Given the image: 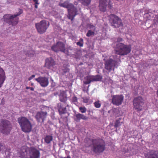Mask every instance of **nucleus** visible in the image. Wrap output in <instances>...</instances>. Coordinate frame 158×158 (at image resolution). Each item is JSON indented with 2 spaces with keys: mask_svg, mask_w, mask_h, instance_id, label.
Masks as SVG:
<instances>
[{
  "mask_svg": "<svg viewBox=\"0 0 158 158\" xmlns=\"http://www.w3.org/2000/svg\"><path fill=\"white\" fill-rule=\"evenodd\" d=\"M51 49L52 51L55 52H58L59 51L57 45V42L56 43V45H54L51 47Z\"/></svg>",
  "mask_w": 158,
  "mask_h": 158,
  "instance_id": "obj_27",
  "label": "nucleus"
},
{
  "mask_svg": "<svg viewBox=\"0 0 158 158\" xmlns=\"http://www.w3.org/2000/svg\"><path fill=\"white\" fill-rule=\"evenodd\" d=\"M124 96L122 95H115L112 96V103L117 106L121 105L123 102Z\"/></svg>",
  "mask_w": 158,
  "mask_h": 158,
  "instance_id": "obj_15",
  "label": "nucleus"
},
{
  "mask_svg": "<svg viewBox=\"0 0 158 158\" xmlns=\"http://www.w3.org/2000/svg\"><path fill=\"white\" fill-rule=\"evenodd\" d=\"M61 158H71L69 156H68L67 157H62Z\"/></svg>",
  "mask_w": 158,
  "mask_h": 158,
  "instance_id": "obj_44",
  "label": "nucleus"
},
{
  "mask_svg": "<svg viewBox=\"0 0 158 158\" xmlns=\"http://www.w3.org/2000/svg\"><path fill=\"white\" fill-rule=\"evenodd\" d=\"M111 26L114 28L123 27V24L121 19L114 14H111L108 16Z\"/></svg>",
  "mask_w": 158,
  "mask_h": 158,
  "instance_id": "obj_8",
  "label": "nucleus"
},
{
  "mask_svg": "<svg viewBox=\"0 0 158 158\" xmlns=\"http://www.w3.org/2000/svg\"><path fill=\"white\" fill-rule=\"evenodd\" d=\"M1 43H0V45H1Z\"/></svg>",
  "mask_w": 158,
  "mask_h": 158,
  "instance_id": "obj_49",
  "label": "nucleus"
},
{
  "mask_svg": "<svg viewBox=\"0 0 158 158\" xmlns=\"http://www.w3.org/2000/svg\"><path fill=\"white\" fill-rule=\"evenodd\" d=\"M19 12L13 15L10 14H6L3 17L4 21L10 25L12 26L17 24L19 21V18L18 16L20 15L23 12V10L19 9Z\"/></svg>",
  "mask_w": 158,
  "mask_h": 158,
  "instance_id": "obj_4",
  "label": "nucleus"
},
{
  "mask_svg": "<svg viewBox=\"0 0 158 158\" xmlns=\"http://www.w3.org/2000/svg\"><path fill=\"white\" fill-rule=\"evenodd\" d=\"M94 32L93 31H92L89 30V36L93 35H94Z\"/></svg>",
  "mask_w": 158,
  "mask_h": 158,
  "instance_id": "obj_40",
  "label": "nucleus"
},
{
  "mask_svg": "<svg viewBox=\"0 0 158 158\" xmlns=\"http://www.w3.org/2000/svg\"><path fill=\"white\" fill-rule=\"evenodd\" d=\"M37 4H35V8H38V6H37Z\"/></svg>",
  "mask_w": 158,
  "mask_h": 158,
  "instance_id": "obj_46",
  "label": "nucleus"
},
{
  "mask_svg": "<svg viewBox=\"0 0 158 158\" xmlns=\"http://www.w3.org/2000/svg\"><path fill=\"white\" fill-rule=\"evenodd\" d=\"M3 145L2 143L0 142V151L1 150V147H3Z\"/></svg>",
  "mask_w": 158,
  "mask_h": 158,
  "instance_id": "obj_42",
  "label": "nucleus"
},
{
  "mask_svg": "<svg viewBox=\"0 0 158 158\" xmlns=\"http://www.w3.org/2000/svg\"><path fill=\"white\" fill-rule=\"evenodd\" d=\"M121 119V118H119L118 120L116 121L114 125L115 128H117V127L120 126L122 124V123L120 122V120Z\"/></svg>",
  "mask_w": 158,
  "mask_h": 158,
  "instance_id": "obj_28",
  "label": "nucleus"
},
{
  "mask_svg": "<svg viewBox=\"0 0 158 158\" xmlns=\"http://www.w3.org/2000/svg\"><path fill=\"white\" fill-rule=\"evenodd\" d=\"M107 6L110 9H111L113 7L112 3L110 0L108 2L107 0H99V8L100 11L102 12L106 11Z\"/></svg>",
  "mask_w": 158,
  "mask_h": 158,
  "instance_id": "obj_12",
  "label": "nucleus"
},
{
  "mask_svg": "<svg viewBox=\"0 0 158 158\" xmlns=\"http://www.w3.org/2000/svg\"><path fill=\"white\" fill-rule=\"evenodd\" d=\"M35 75H32L31 77H29L28 78V80L30 81L32 79V78H33L34 77H35Z\"/></svg>",
  "mask_w": 158,
  "mask_h": 158,
  "instance_id": "obj_38",
  "label": "nucleus"
},
{
  "mask_svg": "<svg viewBox=\"0 0 158 158\" xmlns=\"http://www.w3.org/2000/svg\"><path fill=\"white\" fill-rule=\"evenodd\" d=\"M94 104V106L97 108H99L101 106V104L100 103V101L99 100L95 102Z\"/></svg>",
  "mask_w": 158,
  "mask_h": 158,
  "instance_id": "obj_29",
  "label": "nucleus"
},
{
  "mask_svg": "<svg viewBox=\"0 0 158 158\" xmlns=\"http://www.w3.org/2000/svg\"><path fill=\"white\" fill-rule=\"evenodd\" d=\"M60 100L63 102H65L67 100V97L65 96L64 93H61L59 96Z\"/></svg>",
  "mask_w": 158,
  "mask_h": 158,
  "instance_id": "obj_24",
  "label": "nucleus"
},
{
  "mask_svg": "<svg viewBox=\"0 0 158 158\" xmlns=\"http://www.w3.org/2000/svg\"><path fill=\"white\" fill-rule=\"evenodd\" d=\"M57 45L59 51H61L66 54L67 55L70 56L72 54V52H70L69 51L73 50L69 48L67 50L65 48V45L62 42L59 41L57 42Z\"/></svg>",
  "mask_w": 158,
  "mask_h": 158,
  "instance_id": "obj_13",
  "label": "nucleus"
},
{
  "mask_svg": "<svg viewBox=\"0 0 158 158\" xmlns=\"http://www.w3.org/2000/svg\"><path fill=\"white\" fill-rule=\"evenodd\" d=\"M12 2L11 0H7L6 2V4H8L11 3Z\"/></svg>",
  "mask_w": 158,
  "mask_h": 158,
  "instance_id": "obj_39",
  "label": "nucleus"
},
{
  "mask_svg": "<svg viewBox=\"0 0 158 158\" xmlns=\"http://www.w3.org/2000/svg\"><path fill=\"white\" fill-rule=\"evenodd\" d=\"M123 41V38L119 37L117 39V41L118 42L120 43V42H122Z\"/></svg>",
  "mask_w": 158,
  "mask_h": 158,
  "instance_id": "obj_36",
  "label": "nucleus"
},
{
  "mask_svg": "<svg viewBox=\"0 0 158 158\" xmlns=\"http://www.w3.org/2000/svg\"><path fill=\"white\" fill-rule=\"evenodd\" d=\"M89 2H90V0H89Z\"/></svg>",
  "mask_w": 158,
  "mask_h": 158,
  "instance_id": "obj_51",
  "label": "nucleus"
},
{
  "mask_svg": "<svg viewBox=\"0 0 158 158\" xmlns=\"http://www.w3.org/2000/svg\"><path fill=\"white\" fill-rule=\"evenodd\" d=\"M138 1L139 2H143V0H138Z\"/></svg>",
  "mask_w": 158,
  "mask_h": 158,
  "instance_id": "obj_47",
  "label": "nucleus"
},
{
  "mask_svg": "<svg viewBox=\"0 0 158 158\" xmlns=\"http://www.w3.org/2000/svg\"><path fill=\"white\" fill-rule=\"evenodd\" d=\"M83 40L82 38L80 39L79 41L77 42V44L80 47H82L83 45Z\"/></svg>",
  "mask_w": 158,
  "mask_h": 158,
  "instance_id": "obj_31",
  "label": "nucleus"
},
{
  "mask_svg": "<svg viewBox=\"0 0 158 158\" xmlns=\"http://www.w3.org/2000/svg\"><path fill=\"white\" fill-rule=\"evenodd\" d=\"M56 64L55 61L52 57L48 58L45 60V65L48 69L54 68Z\"/></svg>",
  "mask_w": 158,
  "mask_h": 158,
  "instance_id": "obj_17",
  "label": "nucleus"
},
{
  "mask_svg": "<svg viewBox=\"0 0 158 158\" xmlns=\"http://www.w3.org/2000/svg\"><path fill=\"white\" fill-rule=\"evenodd\" d=\"M93 150L95 154L99 155L103 152L105 149V143L103 140L94 139L92 140Z\"/></svg>",
  "mask_w": 158,
  "mask_h": 158,
  "instance_id": "obj_2",
  "label": "nucleus"
},
{
  "mask_svg": "<svg viewBox=\"0 0 158 158\" xmlns=\"http://www.w3.org/2000/svg\"><path fill=\"white\" fill-rule=\"evenodd\" d=\"M117 56L116 55H115V56H116H116Z\"/></svg>",
  "mask_w": 158,
  "mask_h": 158,
  "instance_id": "obj_50",
  "label": "nucleus"
},
{
  "mask_svg": "<svg viewBox=\"0 0 158 158\" xmlns=\"http://www.w3.org/2000/svg\"><path fill=\"white\" fill-rule=\"evenodd\" d=\"M150 19V18H148V19Z\"/></svg>",
  "mask_w": 158,
  "mask_h": 158,
  "instance_id": "obj_48",
  "label": "nucleus"
},
{
  "mask_svg": "<svg viewBox=\"0 0 158 158\" xmlns=\"http://www.w3.org/2000/svg\"><path fill=\"white\" fill-rule=\"evenodd\" d=\"M154 24H158V15H156L154 19Z\"/></svg>",
  "mask_w": 158,
  "mask_h": 158,
  "instance_id": "obj_35",
  "label": "nucleus"
},
{
  "mask_svg": "<svg viewBox=\"0 0 158 158\" xmlns=\"http://www.w3.org/2000/svg\"><path fill=\"white\" fill-rule=\"evenodd\" d=\"M5 79L6 76L4 71L0 67V88L2 86Z\"/></svg>",
  "mask_w": 158,
  "mask_h": 158,
  "instance_id": "obj_19",
  "label": "nucleus"
},
{
  "mask_svg": "<svg viewBox=\"0 0 158 158\" xmlns=\"http://www.w3.org/2000/svg\"><path fill=\"white\" fill-rule=\"evenodd\" d=\"M47 112L46 111H38L35 116V118L38 123H43L46 118L47 115Z\"/></svg>",
  "mask_w": 158,
  "mask_h": 158,
  "instance_id": "obj_14",
  "label": "nucleus"
},
{
  "mask_svg": "<svg viewBox=\"0 0 158 158\" xmlns=\"http://www.w3.org/2000/svg\"><path fill=\"white\" fill-rule=\"evenodd\" d=\"M59 5L61 7L68 9L69 15V19L73 21L77 15V9L72 4L69 3L68 2L65 1L63 3H60Z\"/></svg>",
  "mask_w": 158,
  "mask_h": 158,
  "instance_id": "obj_6",
  "label": "nucleus"
},
{
  "mask_svg": "<svg viewBox=\"0 0 158 158\" xmlns=\"http://www.w3.org/2000/svg\"><path fill=\"white\" fill-rule=\"evenodd\" d=\"M131 51V45H127L120 43H117L114 48L115 53L121 56L127 55Z\"/></svg>",
  "mask_w": 158,
  "mask_h": 158,
  "instance_id": "obj_3",
  "label": "nucleus"
},
{
  "mask_svg": "<svg viewBox=\"0 0 158 158\" xmlns=\"http://www.w3.org/2000/svg\"><path fill=\"white\" fill-rule=\"evenodd\" d=\"M75 118L74 120L77 122H79L81 119L86 120L88 119V117L84 114L78 113L75 115Z\"/></svg>",
  "mask_w": 158,
  "mask_h": 158,
  "instance_id": "obj_21",
  "label": "nucleus"
},
{
  "mask_svg": "<svg viewBox=\"0 0 158 158\" xmlns=\"http://www.w3.org/2000/svg\"><path fill=\"white\" fill-rule=\"evenodd\" d=\"M102 78V76L98 75L91 78L89 77V83L92 81H100Z\"/></svg>",
  "mask_w": 158,
  "mask_h": 158,
  "instance_id": "obj_23",
  "label": "nucleus"
},
{
  "mask_svg": "<svg viewBox=\"0 0 158 158\" xmlns=\"http://www.w3.org/2000/svg\"><path fill=\"white\" fill-rule=\"evenodd\" d=\"M86 36H87L89 37V30L88 31L87 33Z\"/></svg>",
  "mask_w": 158,
  "mask_h": 158,
  "instance_id": "obj_43",
  "label": "nucleus"
},
{
  "mask_svg": "<svg viewBox=\"0 0 158 158\" xmlns=\"http://www.w3.org/2000/svg\"><path fill=\"white\" fill-rule=\"evenodd\" d=\"M84 84V86L83 88V90L84 91H85L88 93V88L89 87V85H88L86 87L87 89H86L85 85L89 84V76H87L84 78L83 81Z\"/></svg>",
  "mask_w": 158,
  "mask_h": 158,
  "instance_id": "obj_22",
  "label": "nucleus"
},
{
  "mask_svg": "<svg viewBox=\"0 0 158 158\" xmlns=\"http://www.w3.org/2000/svg\"><path fill=\"white\" fill-rule=\"evenodd\" d=\"M145 15L147 16V17H148V16H149V15L148 13H147V14H146Z\"/></svg>",
  "mask_w": 158,
  "mask_h": 158,
  "instance_id": "obj_45",
  "label": "nucleus"
},
{
  "mask_svg": "<svg viewBox=\"0 0 158 158\" xmlns=\"http://www.w3.org/2000/svg\"><path fill=\"white\" fill-rule=\"evenodd\" d=\"M133 106L136 110L141 111L143 110V106L144 104L143 98L141 96L135 98L133 101Z\"/></svg>",
  "mask_w": 158,
  "mask_h": 158,
  "instance_id": "obj_11",
  "label": "nucleus"
},
{
  "mask_svg": "<svg viewBox=\"0 0 158 158\" xmlns=\"http://www.w3.org/2000/svg\"><path fill=\"white\" fill-rule=\"evenodd\" d=\"M49 25V23H48L47 25L46 21L44 20H42L40 22L35 24L36 28L38 32L40 34H42L46 32Z\"/></svg>",
  "mask_w": 158,
  "mask_h": 158,
  "instance_id": "obj_9",
  "label": "nucleus"
},
{
  "mask_svg": "<svg viewBox=\"0 0 158 158\" xmlns=\"http://www.w3.org/2000/svg\"><path fill=\"white\" fill-rule=\"evenodd\" d=\"M145 158H158V152L154 150H150L146 153Z\"/></svg>",
  "mask_w": 158,
  "mask_h": 158,
  "instance_id": "obj_18",
  "label": "nucleus"
},
{
  "mask_svg": "<svg viewBox=\"0 0 158 158\" xmlns=\"http://www.w3.org/2000/svg\"><path fill=\"white\" fill-rule=\"evenodd\" d=\"M18 121L22 131L25 132H29L32 128V125L27 118L22 116L18 118Z\"/></svg>",
  "mask_w": 158,
  "mask_h": 158,
  "instance_id": "obj_5",
  "label": "nucleus"
},
{
  "mask_svg": "<svg viewBox=\"0 0 158 158\" xmlns=\"http://www.w3.org/2000/svg\"><path fill=\"white\" fill-rule=\"evenodd\" d=\"M82 4L85 6H88L89 4V0H78Z\"/></svg>",
  "mask_w": 158,
  "mask_h": 158,
  "instance_id": "obj_30",
  "label": "nucleus"
},
{
  "mask_svg": "<svg viewBox=\"0 0 158 158\" xmlns=\"http://www.w3.org/2000/svg\"><path fill=\"white\" fill-rule=\"evenodd\" d=\"M11 123L8 120L2 119L0 122V131L3 134L8 135L12 129Z\"/></svg>",
  "mask_w": 158,
  "mask_h": 158,
  "instance_id": "obj_7",
  "label": "nucleus"
},
{
  "mask_svg": "<svg viewBox=\"0 0 158 158\" xmlns=\"http://www.w3.org/2000/svg\"><path fill=\"white\" fill-rule=\"evenodd\" d=\"M79 109L81 112L84 113L86 111V109L85 107H80L79 108Z\"/></svg>",
  "mask_w": 158,
  "mask_h": 158,
  "instance_id": "obj_33",
  "label": "nucleus"
},
{
  "mask_svg": "<svg viewBox=\"0 0 158 158\" xmlns=\"http://www.w3.org/2000/svg\"><path fill=\"white\" fill-rule=\"evenodd\" d=\"M66 107H63L60 106V107L58 108V111L59 113V114L60 115H62V114H64L66 113Z\"/></svg>",
  "mask_w": 158,
  "mask_h": 158,
  "instance_id": "obj_26",
  "label": "nucleus"
},
{
  "mask_svg": "<svg viewBox=\"0 0 158 158\" xmlns=\"http://www.w3.org/2000/svg\"><path fill=\"white\" fill-rule=\"evenodd\" d=\"M45 142L47 144H49L53 140V137L52 135H47L44 138Z\"/></svg>",
  "mask_w": 158,
  "mask_h": 158,
  "instance_id": "obj_25",
  "label": "nucleus"
},
{
  "mask_svg": "<svg viewBox=\"0 0 158 158\" xmlns=\"http://www.w3.org/2000/svg\"><path fill=\"white\" fill-rule=\"evenodd\" d=\"M71 101L72 102L75 103V102H77V98L76 97H73L72 98Z\"/></svg>",
  "mask_w": 158,
  "mask_h": 158,
  "instance_id": "obj_34",
  "label": "nucleus"
},
{
  "mask_svg": "<svg viewBox=\"0 0 158 158\" xmlns=\"http://www.w3.org/2000/svg\"><path fill=\"white\" fill-rule=\"evenodd\" d=\"M35 80L43 87H46L49 84L48 79L46 77H40Z\"/></svg>",
  "mask_w": 158,
  "mask_h": 158,
  "instance_id": "obj_16",
  "label": "nucleus"
},
{
  "mask_svg": "<svg viewBox=\"0 0 158 158\" xmlns=\"http://www.w3.org/2000/svg\"><path fill=\"white\" fill-rule=\"evenodd\" d=\"M89 145L88 143L86 144V145L84 144V146L83 148V150L86 152H89Z\"/></svg>",
  "mask_w": 158,
  "mask_h": 158,
  "instance_id": "obj_32",
  "label": "nucleus"
},
{
  "mask_svg": "<svg viewBox=\"0 0 158 158\" xmlns=\"http://www.w3.org/2000/svg\"><path fill=\"white\" fill-rule=\"evenodd\" d=\"M33 2H35V4H39V3H38V0H33Z\"/></svg>",
  "mask_w": 158,
  "mask_h": 158,
  "instance_id": "obj_41",
  "label": "nucleus"
},
{
  "mask_svg": "<svg viewBox=\"0 0 158 158\" xmlns=\"http://www.w3.org/2000/svg\"><path fill=\"white\" fill-rule=\"evenodd\" d=\"M19 156L21 158H40V151L34 147L23 146L18 152Z\"/></svg>",
  "mask_w": 158,
  "mask_h": 158,
  "instance_id": "obj_1",
  "label": "nucleus"
},
{
  "mask_svg": "<svg viewBox=\"0 0 158 158\" xmlns=\"http://www.w3.org/2000/svg\"><path fill=\"white\" fill-rule=\"evenodd\" d=\"M118 62L112 58L107 60L105 63V68L109 72L112 70L114 71L115 68H117L118 66Z\"/></svg>",
  "mask_w": 158,
  "mask_h": 158,
  "instance_id": "obj_10",
  "label": "nucleus"
},
{
  "mask_svg": "<svg viewBox=\"0 0 158 158\" xmlns=\"http://www.w3.org/2000/svg\"><path fill=\"white\" fill-rule=\"evenodd\" d=\"M24 53L27 56L32 57L35 54V52L31 47H28L24 51Z\"/></svg>",
  "mask_w": 158,
  "mask_h": 158,
  "instance_id": "obj_20",
  "label": "nucleus"
},
{
  "mask_svg": "<svg viewBox=\"0 0 158 158\" xmlns=\"http://www.w3.org/2000/svg\"><path fill=\"white\" fill-rule=\"evenodd\" d=\"M26 89H30V90L31 91H34V88L32 87H29L28 86H27L26 88Z\"/></svg>",
  "mask_w": 158,
  "mask_h": 158,
  "instance_id": "obj_37",
  "label": "nucleus"
}]
</instances>
